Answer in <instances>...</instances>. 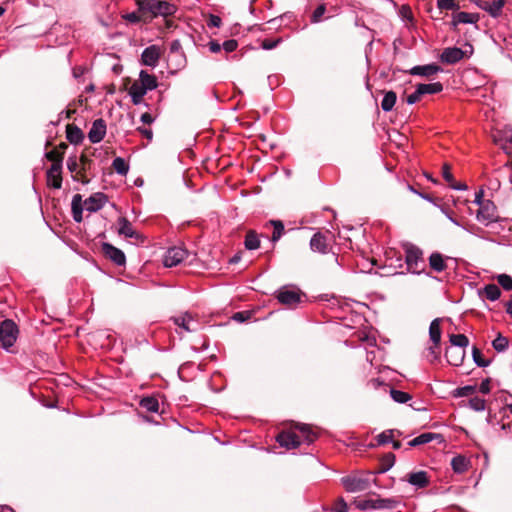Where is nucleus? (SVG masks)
I'll return each mask as SVG.
<instances>
[{
  "label": "nucleus",
  "mask_w": 512,
  "mask_h": 512,
  "mask_svg": "<svg viewBox=\"0 0 512 512\" xmlns=\"http://www.w3.org/2000/svg\"><path fill=\"white\" fill-rule=\"evenodd\" d=\"M439 71H441V67L432 63L423 66H415L409 70V74L430 77L437 74Z\"/></svg>",
  "instance_id": "obj_17"
},
{
  "label": "nucleus",
  "mask_w": 512,
  "mask_h": 512,
  "mask_svg": "<svg viewBox=\"0 0 512 512\" xmlns=\"http://www.w3.org/2000/svg\"><path fill=\"white\" fill-rule=\"evenodd\" d=\"M238 46V43L236 40L234 39H230V40H227L223 43V49L226 51V52H233L236 50Z\"/></svg>",
  "instance_id": "obj_60"
},
{
  "label": "nucleus",
  "mask_w": 512,
  "mask_h": 512,
  "mask_svg": "<svg viewBox=\"0 0 512 512\" xmlns=\"http://www.w3.org/2000/svg\"><path fill=\"white\" fill-rule=\"evenodd\" d=\"M498 284L507 291L512 290V277L508 274H500L497 276Z\"/></svg>",
  "instance_id": "obj_49"
},
{
  "label": "nucleus",
  "mask_w": 512,
  "mask_h": 512,
  "mask_svg": "<svg viewBox=\"0 0 512 512\" xmlns=\"http://www.w3.org/2000/svg\"><path fill=\"white\" fill-rule=\"evenodd\" d=\"M439 346L440 345H436V344L432 343V345L427 348L426 357L430 362H434L439 359V356H440Z\"/></svg>",
  "instance_id": "obj_50"
},
{
  "label": "nucleus",
  "mask_w": 512,
  "mask_h": 512,
  "mask_svg": "<svg viewBox=\"0 0 512 512\" xmlns=\"http://www.w3.org/2000/svg\"><path fill=\"white\" fill-rule=\"evenodd\" d=\"M139 81L142 83V86L146 91L153 90L158 86L157 78L154 75L147 73L145 70L140 71Z\"/></svg>",
  "instance_id": "obj_24"
},
{
  "label": "nucleus",
  "mask_w": 512,
  "mask_h": 512,
  "mask_svg": "<svg viewBox=\"0 0 512 512\" xmlns=\"http://www.w3.org/2000/svg\"><path fill=\"white\" fill-rule=\"evenodd\" d=\"M281 42V38L271 39L266 38L261 41V47L265 50L274 49Z\"/></svg>",
  "instance_id": "obj_54"
},
{
  "label": "nucleus",
  "mask_w": 512,
  "mask_h": 512,
  "mask_svg": "<svg viewBox=\"0 0 512 512\" xmlns=\"http://www.w3.org/2000/svg\"><path fill=\"white\" fill-rule=\"evenodd\" d=\"M326 12V6L325 4H320L313 12L311 16V22L312 23H318L321 21L322 16Z\"/></svg>",
  "instance_id": "obj_52"
},
{
  "label": "nucleus",
  "mask_w": 512,
  "mask_h": 512,
  "mask_svg": "<svg viewBox=\"0 0 512 512\" xmlns=\"http://www.w3.org/2000/svg\"><path fill=\"white\" fill-rule=\"evenodd\" d=\"M48 161L52 162V171H56L59 166H62L64 159L63 152H59L58 149H53L45 154Z\"/></svg>",
  "instance_id": "obj_27"
},
{
  "label": "nucleus",
  "mask_w": 512,
  "mask_h": 512,
  "mask_svg": "<svg viewBox=\"0 0 512 512\" xmlns=\"http://www.w3.org/2000/svg\"><path fill=\"white\" fill-rule=\"evenodd\" d=\"M161 57V49L157 45H151L144 49L141 55L143 65L155 67Z\"/></svg>",
  "instance_id": "obj_13"
},
{
  "label": "nucleus",
  "mask_w": 512,
  "mask_h": 512,
  "mask_svg": "<svg viewBox=\"0 0 512 512\" xmlns=\"http://www.w3.org/2000/svg\"><path fill=\"white\" fill-rule=\"evenodd\" d=\"M79 161H80L81 167H80L79 171L77 172V174L72 175V178L75 181H80L82 184H88L90 182V180L86 177L85 173L90 169L92 160L89 159L85 154H82L80 156Z\"/></svg>",
  "instance_id": "obj_15"
},
{
  "label": "nucleus",
  "mask_w": 512,
  "mask_h": 512,
  "mask_svg": "<svg viewBox=\"0 0 512 512\" xmlns=\"http://www.w3.org/2000/svg\"><path fill=\"white\" fill-rule=\"evenodd\" d=\"M66 138L72 144H80L84 139V133L75 124L66 125Z\"/></svg>",
  "instance_id": "obj_18"
},
{
  "label": "nucleus",
  "mask_w": 512,
  "mask_h": 512,
  "mask_svg": "<svg viewBox=\"0 0 512 512\" xmlns=\"http://www.w3.org/2000/svg\"><path fill=\"white\" fill-rule=\"evenodd\" d=\"M47 184L54 189H60L62 186V166L56 171H52V166L46 172Z\"/></svg>",
  "instance_id": "obj_19"
},
{
  "label": "nucleus",
  "mask_w": 512,
  "mask_h": 512,
  "mask_svg": "<svg viewBox=\"0 0 512 512\" xmlns=\"http://www.w3.org/2000/svg\"><path fill=\"white\" fill-rule=\"evenodd\" d=\"M188 323L189 322H185V321H182V322H175V324L177 325L176 327V332L179 333L180 335H183L184 332H189L191 331V329L189 328L188 326Z\"/></svg>",
  "instance_id": "obj_62"
},
{
  "label": "nucleus",
  "mask_w": 512,
  "mask_h": 512,
  "mask_svg": "<svg viewBox=\"0 0 512 512\" xmlns=\"http://www.w3.org/2000/svg\"><path fill=\"white\" fill-rule=\"evenodd\" d=\"M439 324H440V322H430V327H429L430 341L436 345H440V342H441L442 331H441V327Z\"/></svg>",
  "instance_id": "obj_36"
},
{
  "label": "nucleus",
  "mask_w": 512,
  "mask_h": 512,
  "mask_svg": "<svg viewBox=\"0 0 512 512\" xmlns=\"http://www.w3.org/2000/svg\"><path fill=\"white\" fill-rule=\"evenodd\" d=\"M451 466L454 472L463 473L468 470L469 461L466 457L458 455L452 458Z\"/></svg>",
  "instance_id": "obj_29"
},
{
  "label": "nucleus",
  "mask_w": 512,
  "mask_h": 512,
  "mask_svg": "<svg viewBox=\"0 0 512 512\" xmlns=\"http://www.w3.org/2000/svg\"><path fill=\"white\" fill-rule=\"evenodd\" d=\"M101 252L105 258L109 259L118 266H123L126 263V256L124 252L110 243H102Z\"/></svg>",
  "instance_id": "obj_9"
},
{
  "label": "nucleus",
  "mask_w": 512,
  "mask_h": 512,
  "mask_svg": "<svg viewBox=\"0 0 512 512\" xmlns=\"http://www.w3.org/2000/svg\"><path fill=\"white\" fill-rule=\"evenodd\" d=\"M402 247L405 252L407 270L414 274L422 273L426 267L422 249L410 242L404 243Z\"/></svg>",
  "instance_id": "obj_4"
},
{
  "label": "nucleus",
  "mask_w": 512,
  "mask_h": 512,
  "mask_svg": "<svg viewBox=\"0 0 512 512\" xmlns=\"http://www.w3.org/2000/svg\"><path fill=\"white\" fill-rule=\"evenodd\" d=\"M465 57H467V53L463 52L461 48L448 47L441 53L440 60L446 64H455Z\"/></svg>",
  "instance_id": "obj_12"
},
{
  "label": "nucleus",
  "mask_w": 512,
  "mask_h": 512,
  "mask_svg": "<svg viewBox=\"0 0 512 512\" xmlns=\"http://www.w3.org/2000/svg\"><path fill=\"white\" fill-rule=\"evenodd\" d=\"M482 295L491 301H495L500 297L501 290L495 284H488L484 287Z\"/></svg>",
  "instance_id": "obj_38"
},
{
  "label": "nucleus",
  "mask_w": 512,
  "mask_h": 512,
  "mask_svg": "<svg viewBox=\"0 0 512 512\" xmlns=\"http://www.w3.org/2000/svg\"><path fill=\"white\" fill-rule=\"evenodd\" d=\"M476 391V386L467 385L456 389L455 395L458 397H468Z\"/></svg>",
  "instance_id": "obj_51"
},
{
  "label": "nucleus",
  "mask_w": 512,
  "mask_h": 512,
  "mask_svg": "<svg viewBox=\"0 0 512 512\" xmlns=\"http://www.w3.org/2000/svg\"><path fill=\"white\" fill-rule=\"evenodd\" d=\"M251 317H252V312L249 310H246V311H240V312L234 313L230 317V320H250Z\"/></svg>",
  "instance_id": "obj_56"
},
{
  "label": "nucleus",
  "mask_w": 512,
  "mask_h": 512,
  "mask_svg": "<svg viewBox=\"0 0 512 512\" xmlns=\"http://www.w3.org/2000/svg\"><path fill=\"white\" fill-rule=\"evenodd\" d=\"M493 349L498 353L505 352L509 347V340L507 337L499 333L496 338L492 341Z\"/></svg>",
  "instance_id": "obj_37"
},
{
  "label": "nucleus",
  "mask_w": 512,
  "mask_h": 512,
  "mask_svg": "<svg viewBox=\"0 0 512 512\" xmlns=\"http://www.w3.org/2000/svg\"><path fill=\"white\" fill-rule=\"evenodd\" d=\"M266 225H271L273 227V233L271 236V241L276 243L284 234L285 227L281 220H269Z\"/></svg>",
  "instance_id": "obj_28"
},
{
  "label": "nucleus",
  "mask_w": 512,
  "mask_h": 512,
  "mask_svg": "<svg viewBox=\"0 0 512 512\" xmlns=\"http://www.w3.org/2000/svg\"><path fill=\"white\" fill-rule=\"evenodd\" d=\"M118 225V233L120 235L134 239H140L142 237L140 233L133 229L131 222L126 217H120L118 219Z\"/></svg>",
  "instance_id": "obj_16"
},
{
  "label": "nucleus",
  "mask_w": 512,
  "mask_h": 512,
  "mask_svg": "<svg viewBox=\"0 0 512 512\" xmlns=\"http://www.w3.org/2000/svg\"><path fill=\"white\" fill-rule=\"evenodd\" d=\"M67 168L73 174H77L79 171V164L76 156H70L67 160Z\"/></svg>",
  "instance_id": "obj_55"
},
{
  "label": "nucleus",
  "mask_w": 512,
  "mask_h": 512,
  "mask_svg": "<svg viewBox=\"0 0 512 512\" xmlns=\"http://www.w3.org/2000/svg\"><path fill=\"white\" fill-rule=\"evenodd\" d=\"M113 169L120 175H126L129 171V165L121 157H116L112 162Z\"/></svg>",
  "instance_id": "obj_43"
},
{
  "label": "nucleus",
  "mask_w": 512,
  "mask_h": 512,
  "mask_svg": "<svg viewBox=\"0 0 512 512\" xmlns=\"http://www.w3.org/2000/svg\"><path fill=\"white\" fill-rule=\"evenodd\" d=\"M397 505L398 502L394 499H378L374 501L372 508L394 509Z\"/></svg>",
  "instance_id": "obj_45"
},
{
  "label": "nucleus",
  "mask_w": 512,
  "mask_h": 512,
  "mask_svg": "<svg viewBox=\"0 0 512 512\" xmlns=\"http://www.w3.org/2000/svg\"><path fill=\"white\" fill-rule=\"evenodd\" d=\"M506 4V0H494L493 2H488L487 11L489 15L493 18H498L502 15V9Z\"/></svg>",
  "instance_id": "obj_33"
},
{
  "label": "nucleus",
  "mask_w": 512,
  "mask_h": 512,
  "mask_svg": "<svg viewBox=\"0 0 512 512\" xmlns=\"http://www.w3.org/2000/svg\"><path fill=\"white\" fill-rule=\"evenodd\" d=\"M357 337L360 342L366 343L368 346L376 344L375 333L371 329L359 331L357 333Z\"/></svg>",
  "instance_id": "obj_40"
},
{
  "label": "nucleus",
  "mask_w": 512,
  "mask_h": 512,
  "mask_svg": "<svg viewBox=\"0 0 512 512\" xmlns=\"http://www.w3.org/2000/svg\"><path fill=\"white\" fill-rule=\"evenodd\" d=\"M429 266L435 272H442L446 270L447 264L443 255L439 252H433L429 257Z\"/></svg>",
  "instance_id": "obj_23"
},
{
  "label": "nucleus",
  "mask_w": 512,
  "mask_h": 512,
  "mask_svg": "<svg viewBox=\"0 0 512 512\" xmlns=\"http://www.w3.org/2000/svg\"><path fill=\"white\" fill-rule=\"evenodd\" d=\"M449 341L452 346L458 347L460 350H465L469 345V339L464 334H450Z\"/></svg>",
  "instance_id": "obj_35"
},
{
  "label": "nucleus",
  "mask_w": 512,
  "mask_h": 512,
  "mask_svg": "<svg viewBox=\"0 0 512 512\" xmlns=\"http://www.w3.org/2000/svg\"><path fill=\"white\" fill-rule=\"evenodd\" d=\"M222 21H221V18L219 16H216V15H209V18L207 20V25L208 27H220Z\"/></svg>",
  "instance_id": "obj_61"
},
{
  "label": "nucleus",
  "mask_w": 512,
  "mask_h": 512,
  "mask_svg": "<svg viewBox=\"0 0 512 512\" xmlns=\"http://www.w3.org/2000/svg\"><path fill=\"white\" fill-rule=\"evenodd\" d=\"M407 481L417 488H424L429 483L428 476L425 471L410 473L407 476Z\"/></svg>",
  "instance_id": "obj_20"
},
{
  "label": "nucleus",
  "mask_w": 512,
  "mask_h": 512,
  "mask_svg": "<svg viewBox=\"0 0 512 512\" xmlns=\"http://www.w3.org/2000/svg\"><path fill=\"white\" fill-rule=\"evenodd\" d=\"M422 95L421 92H419V88H416V91L406 98V102L410 105L415 104L416 102L420 101Z\"/></svg>",
  "instance_id": "obj_59"
},
{
  "label": "nucleus",
  "mask_w": 512,
  "mask_h": 512,
  "mask_svg": "<svg viewBox=\"0 0 512 512\" xmlns=\"http://www.w3.org/2000/svg\"><path fill=\"white\" fill-rule=\"evenodd\" d=\"M394 433H395V430H392V429L383 431L376 437L377 444L385 445V444L391 443L394 438Z\"/></svg>",
  "instance_id": "obj_46"
},
{
  "label": "nucleus",
  "mask_w": 512,
  "mask_h": 512,
  "mask_svg": "<svg viewBox=\"0 0 512 512\" xmlns=\"http://www.w3.org/2000/svg\"><path fill=\"white\" fill-rule=\"evenodd\" d=\"M297 429L298 432H281L277 436V442L280 446L287 449H295L302 443L311 444L315 441L317 435L308 425H300Z\"/></svg>",
  "instance_id": "obj_2"
},
{
  "label": "nucleus",
  "mask_w": 512,
  "mask_h": 512,
  "mask_svg": "<svg viewBox=\"0 0 512 512\" xmlns=\"http://www.w3.org/2000/svg\"><path fill=\"white\" fill-rule=\"evenodd\" d=\"M125 19L131 23L144 22V12L138 10L137 12L128 13L125 15Z\"/></svg>",
  "instance_id": "obj_53"
},
{
  "label": "nucleus",
  "mask_w": 512,
  "mask_h": 512,
  "mask_svg": "<svg viewBox=\"0 0 512 512\" xmlns=\"http://www.w3.org/2000/svg\"><path fill=\"white\" fill-rule=\"evenodd\" d=\"M472 357L474 363L478 367H487L491 364V360L485 359L482 355V352L476 346H473L472 348Z\"/></svg>",
  "instance_id": "obj_41"
},
{
  "label": "nucleus",
  "mask_w": 512,
  "mask_h": 512,
  "mask_svg": "<svg viewBox=\"0 0 512 512\" xmlns=\"http://www.w3.org/2000/svg\"><path fill=\"white\" fill-rule=\"evenodd\" d=\"M136 4L139 8V11L144 12V23L151 22L154 18L158 16H163L164 18H168L172 16L177 11V7L163 0H135Z\"/></svg>",
  "instance_id": "obj_1"
},
{
  "label": "nucleus",
  "mask_w": 512,
  "mask_h": 512,
  "mask_svg": "<svg viewBox=\"0 0 512 512\" xmlns=\"http://www.w3.org/2000/svg\"><path fill=\"white\" fill-rule=\"evenodd\" d=\"M310 248L314 252L326 254L331 249L330 233L317 232L310 240Z\"/></svg>",
  "instance_id": "obj_8"
},
{
  "label": "nucleus",
  "mask_w": 512,
  "mask_h": 512,
  "mask_svg": "<svg viewBox=\"0 0 512 512\" xmlns=\"http://www.w3.org/2000/svg\"><path fill=\"white\" fill-rule=\"evenodd\" d=\"M419 92L421 95L425 94H436L440 93L443 90V85L440 82L430 83V84H418Z\"/></svg>",
  "instance_id": "obj_34"
},
{
  "label": "nucleus",
  "mask_w": 512,
  "mask_h": 512,
  "mask_svg": "<svg viewBox=\"0 0 512 512\" xmlns=\"http://www.w3.org/2000/svg\"><path fill=\"white\" fill-rule=\"evenodd\" d=\"M437 7L440 12L443 10L458 11L460 9L459 2L456 0H437Z\"/></svg>",
  "instance_id": "obj_44"
},
{
  "label": "nucleus",
  "mask_w": 512,
  "mask_h": 512,
  "mask_svg": "<svg viewBox=\"0 0 512 512\" xmlns=\"http://www.w3.org/2000/svg\"><path fill=\"white\" fill-rule=\"evenodd\" d=\"M397 101V95L394 91H387L381 101V108L385 112H389L393 109Z\"/></svg>",
  "instance_id": "obj_30"
},
{
  "label": "nucleus",
  "mask_w": 512,
  "mask_h": 512,
  "mask_svg": "<svg viewBox=\"0 0 512 512\" xmlns=\"http://www.w3.org/2000/svg\"><path fill=\"white\" fill-rule=\"evenodd\" d=\"M139 92H143V95L147 93V91L143 88L142 83L140 81H134L129 88V93Z\"/></svg>",
  "instance_id": "obj_58"
},
{
  "label": "nucleus",
  "mask_w": 512,
  "mask_h": 512,
  "mask_svg": "<svg viewBox=\"0 0 512 512\" xmlns=\"http://www.w3.org/2000/svg\"><path fill=\"white\" fill-rule=\"evenodd\" d=\"M274 296L280 304L289 309H296L306 298L305 293L296 286H283L274 292Z\"/></svg>",
  "instance_id": "obj_3"
},
{
  "label": "nucleus",
  "mask_w": 512,
  "mask_h": 512,
  "mask_svg": "<svg viewBox=\"0 0 512 512\" xmlns=\"http://www.w3.org/2000/svg\"><path fill=\"white\" fill-rule=\"evenodd\" d=\"M244 245L245 248L248 250H255L260 247V240L258 238V234L254 230H249L246 233Z\"/></svg>",
  "instance_id": "obj_32"
},
{
  "label": "nucleus",
  "mask_w": 512,
  "mask_h": 512,
  "mask_svg": "<svg viewBox=\"0 0 512 512\" xmlns=\"http://www.w3.org/2000/svg\"><path fill=\"white\" fill-rule=\"evenodd\" d=\"M395 463V455L393 453L386 454L382 459L380 473L388 471Z\"/></svg>",
  "instance_id": "obj_48"
},
{
  "label": "nucleus",
  "mask_w": 512,
  "mask_h": 512,
  "mask_svg": "<svg viewBox=\"0 0 512 512\" xmlns=\"http://www.w3.org/2000/svg\"><path fill=\"white\" fill-rule=\"evenodd\" d=\"M19 336V328L16 322H0V345L7 352L15 344Z\"/></svg>",
  "instance_id": "obj_5"
},
{
  "label": "nucleus",
  "mask_w": 512,
  "mask_h": 512,
  "mask_svg": "<svg viewBox=\"0 0 512 512\" xmlns=\"http://www.w3.org/2000/svg\"><path fill=\"white\" fill-rule=\"evenodd\" d=\"M453 18L463 24H475L480 19V15L478 13L457 12L453 14Z\"/></svg>",
  "instance_id": "obj_31"
},
{
  "label": "nucleus",
  "mask_w": 512,
  "mask_h": 512,
  "mask_svg": "<svg viewBox=\"0 0 512 512\" xmlns=\"http://www.w3.org/2000/svg\"><path fill=\"white\" fill-rule=\"evenodd\" d=\"M476 216L479 222L488 225L498 220L497 207L491 200L481 202Z\"/></svg>",
  "instance_id": "obj_7"
},
{
  "label": "nucleus",
  "mask_w": 512,
  "mask_h": 512,
  "mask_svg": "<svg viewBox=\"0 0 512 512\" xmlns=\"http://www.w3.org/2000/svg\"><path fill=\"white\" fill-rule=\"evenodd\" d=\"M348 507L343 498H339L331 512H347Z\"/></svg>",
  "instance_id": "obj_57"
},
{
  "label": "nucleus",
  "mask_w": 512,
  "mask_h": 512,
  "mask_svg": "<svg viewBox=\"0 0 512 512\" xmlns=\"http://www.w3.org/2000/svg\"><path fill=\"white\" fill-rule=\"evenodd\" d=\"M371 473L366 475L346 476L341 479L347 492L355 493L367 490L371 484Z\"/></svg>",
  "instance_id": "obj_6"
},
{
  "label": "nucleus",
  "mask_w": 512,
  "mask_h": 512,
  "mask_svg": "<svg viewBox=\"0 0 512 512\" xmlns=\"http://www.w3.org/2000/svg\"><path fill=\"white\" fill-rule=\"evenodd\" d=\"M107 202V196L102 192L92 194L84 201V205L89 212L100 210Z\"/></svg>",
  "instance_id": "obj_14"
},
{
  "label": "nucleus",
  "mask_w": 512,
  "mask_h": 512,
  "mask_svg": "<svg viewBox=\"0 0 512 512\" xmlns=\"http://www.w3.org/2000/svg\"><path fill=\"white\" fill-rule=\"evenodd\" d=\"M188 256V251L183 247H173L165 253L163 264L166 267H174L180 264Z\"/></svg>",
  "instance_id": "obj_10"
},
{
  "label": "nucleus",
  "mask_w": 512,
  "mask_h": 512,
  "mask_svg": "<svg viewBox=\"0 0 512 512\" xmlns=\"http://www.w3.org/2000/svg\"><path fill=\"white\" fill-rule=\"evenodd\" d=\"M442 176L445 179V181H447L449 183L451 188H453L455 190H465V189H467V185L466 184L459 183V182L455 181V179L453 177V174L451 173V166L449 164H447V163H445L442 166Z\"/></svg>",
  "instance_id": "obj_21"
},
{
  "label": "nucleus",
  "mask_w": 512,
  "mask_h": 512,
  "mask_svg": "<svg viewBox=\"0 0 512 512\" xmlns=\"http://www.w3.org/2000/svg\"><path fill=\"white\" fill-rule=\"evenodd\" d=\"M140 406L153 413H157L159 410V403L155 397H144L140 401Z\"/></svg>",
  "instance_id": "obj_39"
},
{
  "label": "nucleus",
  "mask_w": 512,
  "mask_h": 512,
  "mask_svg": "<svg viewBox=\"0 0 512 512\" xmlns=\"http://www.w3.org/2000/svg\"><path fill=\"white\" fill-rule=\"evenodd\" d=\"M445 356L451 365L460 366L462 365L465 357V350L447 349L445 352Z\"/></svg>",
  "instance_id": "obj_25"
},
{
  "label": "nucleus",
  "mask_w": 512,
  "mask_h": 512,
  "mask_svg": "<svg viewBox=\"0 0 512 512\" xmlns=\"http://www.w3.org/2000/svg\"><path fill=\"white\" fill-rule=\"evenodd\" d=\"M469 407L474 411L480 412L485 410L486 402L484 399L475 396L469 400Z\"/></svg>",
  "instance_id": "obj_47"
},
{
  "label": "nucleus",
  "mask_w": 512,
  "mask_h": 512,
  "mask_svg": "<svg viewBox=\"0 0 512 512\" xmlns=\"http://www.w3.org/2000/svg\"><path fill=\"white\" fill-rule=\"evenodd\" d=\"M71 210L73 219L80 223L83 220L82 213H83V200L82 196L80 194H75L72 198L71 203Z\"/></svg>",
  "instance_id": "obj_22"
},
{
  "label": "nucleus",
  "mask_w": 512,
  "mask_h": 512,
  "mask_svg": "<svg viewBox=\"0 0 512 512\" xmlns=\"http://www.w3.org/2000/svg\"><path fill=\"white\" fill-rule=\"evenodd\" d=\"M390 396L395 402L400 404L407 403L412 398L409 393L397 389H391Z\"/></svg>",
  "instance_id": "obj_42"
},
{
  "label": "nucleus",
  "mask_w": 512,
  "mask_h": 512,
  "mask_svg": "<svg viewBox=\"0 0 512 512\" xmlns=\"http://www.w3.org/2000/svg\"><path fill=\"white\" fill-rule=\"evenodd\" d=\"M106 122L102 118L96 119L92 123V127L90 131L88 132V138L91 143H99L103 140V138L106 135Z\"/></svg>",
  "instance_id": "obj_11"
},
{
  "label": "nucleus",
  "mask_w": 512,
  "mask_h": 512,
  "mask_svg": "<svg viewBox=\"0 0 512 512\" xmlns=\"http://www.w3.org/2000/svg\"><path fill=\"white\" fill-rule=\"evenodd\" d=\"M137 131L139 133H141L147 140L151 141L152 138H153V132L151 129H147V128H143V127H138L137 128Z\"/></svg>",
  "instance_id": "obj_64"
},
{
  "label": "nucleus",
  "mask_w": 512,
  "mask_h": 512,
  "mask_svg": "<svg viewBox=\"0 0 512 512\" xmlns=\"http://www.w3.org/2000/svg\"><path fill=\"white\" fill-rule=\"evenodd\" d=\"M439 437H441V436L436 433H431V432L422 433V434L418 435L417 437L413 438L412 440H410L408 442V445L410 447L420 446L423 444H427V443L431 442L432 440L439 438Z\"/></svg>",
  "instance_id": "obj_26"
},
{
  "label": "nucleus",
  "mask_w": 512,
  "mask_h": 512,
  "mask_svg": "<svg viewBox=\"0 0 512 512\" xmlns=\"http://www.w3.org/2000/svg\"><path fill=\"white\" fill-rule=\"evenodd\" d=\"M479 391L483 394H488L490 392V380L485 379L480 383Z\"/></svg>",
  "instance_id": "obj_63"
}]
</instances>
